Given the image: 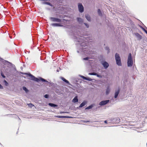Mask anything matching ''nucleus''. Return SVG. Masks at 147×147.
I'll list each match as a JSON object with an SVG mask.
<instances>
[{"mask_svg": "<svg viewBox=\"0 0 147 147\" xmlns=\"http://www.w3.org/2000/svg\"><path fill=\"white\" fill-rule=\"evenodd\" d=\"M20 73L22 74H26L28 75V76L30 77V78H29V79L32 80L36 81L37 82H39L40 81H41L42 82H45V84H47L48 83V82L46 80L41 78H38L32 75L30 73H23L22 72H20Z\"/></svg>", "mask_w": 147, "mask_h": 147, "instance_id": "f257e3e1", "label": "nucleus"}, {"mask_svg": "<svg viewBox=\"0 0 147 147\" xmlns=\"http://www.w3.org/2000/svg\"><path fill=\"white\" fill-rule=\"evenodd\" d=\"M115 57L117 64L119 66L121 65V61L119 55L117 53H116Z\"/></svg>", "mask_w": 147, "mask_h": 147, "instance_id": "f03ea898", "label": "nucleus"}, {"mask_svg": "<svg viewBox=\"0 0 147 147\" xmlns=\"http://www.w3.org/2000/svg\"><path fill=\"white\" fill-rule=\"evenodd\" d=\"M50 19L51 21L53 22H61V20L60 19L56 18L50 17Z\"/></svg>", "mask_w": 147, "mask_h": 147, "instance_id": "7ed1b4c3", "label": "nucleus"}, {"mask_svg": "<svg viewBox=\"0 0 147 147\" xmlns=\"http://www.w3.org/2000/svg\"><path fill=\"white\" fill-rule=\"evenodd\" d=\"M78 8L80 12L82 13L84 11V7L82 4L81 3L78 4Z\"/></svg>", "mask_w": 147, "mask_h": 147, "instance_id": "20e7f679", "label": "nucleus"}, {"mask_svg": "<svg viewBox=\"0 0 147 147\" xmlns=\"http://www.w3.org/2000/svg\"><path fill=\"white\" fill-rule=\"evenodd\" d=\"M109 102V100L102 101L99 103V105L100 106L104 105L107 104Z\"/></svg>", "mask_w": 147, "mask_h": 147, "instance_id": "39448f33", "label": "nucleus"}, {"mask_svg": "<svg viewBox=\"0 0 147 147\" xmlns=\"http://www.w3.org/2000/svg\"><path fill=\"white\" fill-rule=\"evenodd\" d=\"M127 63V66L128 67L131 66L133 63V62L132 60H128Z\"/></svg>", "mask_w": 147, "mask_h": 147, "instance_id": "423d86ee", "label": "nucleus"}, {"mask_svg": "<svg viewBox=\"0 0 147 147\" xmlns=\"http://www.w3.org/2000/svg\"><path fill=\"white\" fill-rule=\"evenodd\" d=\"M102 65L105 69H107L109 66L108 63L106 61L102 63Z\"/></svg>", "mask_w": 147, "mask_h": 147, "instance_id": "0eeeda50", "label": "nucleus"}, {"mask_svg": "<svg viewBox=\"0 0 147 147\" xmlns=\"http://www.w3.org/2000/svg\"><path fill=\"white\" fill-rule=\"evenodd\" d=\"M78 96H76L72 100V102L74 103L78 102Z\"/></svg>", "mask_w": 147, "mask_h": 147, "instance_id": "6e6552de", "label": "nucleus"}, {"mask_svg": "<svg viewBox=\"0 0 147 147\" xmlns=\"http://www.w3.org/2000/svg\"><path fill=\"white\" fill-rule=\"evenodd\" d=\"M119 89H118V90L115 91V96H114L115 98H116L118 96V95L119 93Z\"/></svg>", "mask_w": 147, "mask_h": 147, "instance_id": "1a4fd4ad", "label": "nucleus"}, {"mask_svg": "<svg viewBox=\"0 0 147 147\" xmlns=\"http://www.w3.org/2000/svg\"><path fill=\"white\" fill-rule=\"evenodd\" d=\"M51 25L55 26H62L60 23H53L51 24Z\"/></svg>", "mask_w": 147, "mask_h": 147, "instance_id": "9d476101", "label": "nucleus"}, {"mask_svg": "<svg viewBox=\"0 0 147 147\" xmlns=\"http://www.w3.org/2000/svg\"><path fill=\"white\" fill-rule=\"evenodd\" d=\"M135 35L137 37L139 38V39H142V36L139 33H136L135 34Z\"/></svg>", "mask_w": 147, "mask_h": 147, "instance_id": "9b49d317", "label": "nucleus"}, {"mask_svg": "<svg viewBox=\"0 0 147 147\" xmlns=\"http://www.w3.org/2000/svg\"><path fill=\"white\" fill-rule=\"evenodd\" d=\"M57 117L60 118H70V117L66 116H56Z\"/></svg>", "mask_w": 147, "mask_h": 147, "instance_id": "f8f14e48", "label": "nucleus"}, {"mask_svg": "<svg viewBox=\"0 0 147 147\" xmlns=\"http://www.w3.org/2000/svg\"><path fill=\"white\" fill-rule=\"evenodd\" d=\"M81 77L83 79H84L85 80H88L89 81H91L92 80V79H91V78H86V77H85L83 76H81Z\"/></svg>", "mask_w": 147, "mask_h": 147, "instance_id": "ddd939ff", "label": "nucleus"}, {"mask_svg": "<svg viewBox=\"0 0 147 147\" xmlns=\"http://www.w3.org/2000/svg\"><path fill=\"white\" fill-rule=\"evenodd\" d=\"M61 79L63 81H64V82H65L67 83V84H69V85H70V84L69 82L67 80H66L65 78H63V77H61Z\"/></svg>", "mask_w": 147, "mask_h": 147, "instance_id": "4468645a", "label": "nucleus"}, {"mask_svg": "<svg viewBox=\"0 0 147 147\" xmlns=\"http://www.w3.org/2000/svg\"><path fill=\"white\" fill-rule=\"evenodd\" d=\"M86 102L85 101H84L80 105L79 107H82L84 106L86 104Z\"/></svg>", "mask_w": 147, "mask_h": 147, "instance_id": "2eb2a0df", "label": "nucleus"}, {"mask_svg": "<svg viewBox=\"0 0 147 147\" xmlns=\"http://www.w3.org/2000/svg\"><path fill=\"white\" fill-rule=\"evenodd\" d=\"M77 20L80 24H81L82 23L83 20L81 18H77Z\"/></svg>", "mask_w": 147, "mask_h": 147, "instance_id": "dca6fc26", "label": "nucleus"}, {"mask_svg": "<svg viewBox=\"0 0 147 147\" xmlns=\"http://www.w3.org/2000/svg\"><path fill=\"white\" fill-rule=\"evenodd\" d=\"M49 105L52 107H55L57 106V105L52 103H49Z\"/></svg>", "mask_w": 147, "mask_h": 147, "instance_id": "f3484780", "label": "nucleus"}, {"mask_svg": "<svg viewBox=\"0 0 147 147\" xmlns=\"http://www.w3.org/2000/svg\"><path fill=\"white\" fill-rule=\"evenodd\" d=\"M85 17L86 19L88 21H90V17L88 15H87L85 16Z\"/></svg>", "mask_w": 147, "mask_h": 147, "instance_id": "a211bd4d", "label": "nucleus"}, {"mask_svg": "<svg viewBox=\"0 0 147 147\" xmlns=\"http://www.w3.org/2000/svg\"><path fill=\"white\" fill-rule=\"evenodd\" d=\"M128 60H132V56L131 54V53H129V54Z\"/></svg>", "mask_w": 147, "mask_h": 147, "instance_id": "6ab92c4d", "label": "nucleus"}, {"mask_svg": "<svg viewBox=\"0 0 147 147\" xmlns=\"http://www.w3.org/2000/svg\"><path fill=\"white\" fill-rule=\"evenodd\" d=\"M93 107V106L92 105L89 106L88 107H86L85 109H91Z\"/></svg>", "mask_w": 147, "mask_h": 147, "instance_id": "aec40b11", "label": "nucleus"}, {"mask_svg": "<svg viewBox=\"0 0 147 147\" xmlns=\"http://www.w3.org/2000/svg\"><path fill=\"white\" fill-rule=\"evenodd\" d=\"M98 12L99 15L102 16L101 12L100 9H98Z\"/></svg>", "mask_w": 147, "mask_h": 147, "instance_id": "412c9836", "label": "nucleus"}, {"mask_svg": "<svg viewBox=\"0 0 147 147\" xmlns=\"http://www.w3.org/2000/svg\"><path fill=\"white\" fill-rule=\"evenodd\" d=\"M27 104L28 106L31 108H32L34 106L31 103L28 104Z\"/></svg>", "mask_w": 147, "mask_h": 147, "instance_id": "4be33fe9", "label": "nucleus"}, {"mask_svg": "<svg viewBox=\"0 0 147 147\" xmlns=\"http://www.w3.org/2000/svg\"><path fill=\"white\" fill-rule=\"evenodd\" d=\"M23 89L25 90L26 92H28V90L25 87V86H23Z\"/></svg>", "mask_w": 147, "mask_h": 147, "instance_id": "5701e85b", "label": "nucleus"}, {"mask_svg": "<svg viewBox=\"0 0 147 147\" xmlns=\"http://www.w3.org/2000/svg\"><path fill=\"white\" fill-rule=\"evenodd\" d=\"M89 74L90 75H95V76H96V75H97V74L96 73L94 72H93V73H89Z\"/></svg>", "mask_w": 147, "mask_h": 147, "instance_id": "b1692460", "label": "nucleus"}, {"mask_svg": "<svg viewBox=\"0 0 147 147\" xmlns=\"http://www.w3.org/2000/svg\"><path fill=\"white\" fill-rule=\"evenodd\" d=\"M110 92V89H109L108 88L107 89L106 91V94H108Z\"/></svg>", "mask_w": 147, "mask_h": 147, "instance_id": "393cba45", "label": "nucleus"}, {"mask_svg": "<svg viewBox=\"0 0 147 147\" xmlns=\"http://www.w3.org/2000/svg\"><path fill=\"white\" fill-rule=\"evenodd\" d=\"M44 3L49 5H51V3L49 2H45Z\"/></svg>", "mask_w": 147, "mask_h": 147, "instance_id": "a878e982", "label": "nucleus"}, {"mask_svg": "<svg viewBox=\"0 0 147 147\" xmlns=\"http://www.w3.org/2000/svg\"><path fill=\"white\" fill-rule=\"evenodd\" d=\"M96 76L100 78H102V76L98 75L97 74V75H96Z\"/></svg>", "mask_w": 147, "mask_h": 147, "instance_id": "bb28decb", "label": "nucleus"}, {"mask_svg": "<svg viewBox=\"0 0 147 147\" xmlns=\"http://www.w3.org/2000/svg\"><path fill=\"white\" fill-rule=\"evenodd\" d=\"M1 75L2 76L3 78H5V76L3 74V73H1Z\"/></svg>", "mask_w": 147, "mask_h": 147, "instance_id": "cd10ccee", "label": "nucleus"}, {"mask_svg": "<svg viewBox=\"0 0 147 147\" xmlns=\"http://www.w3.org/2000/svg\"><path fill=\"white\" fill-rule=\"evenodd\" d=\"M44 96L46 98H48L49 96L48 94H46L44 95Z\"/></svg>", "mask_w": 147, "mask_h": 147, "instance_id": "c85d7f7f", "label": "nucleus"}, {"mask_svg": "<svg viewBox=\"0 0 147 147\" xmlns=\"http://www.w3.org/2000/svg\"><path fill=\"white\" fill-rule=\"evenodd\" d=\"M89 59L88 57H86L83 59L84 60H88Z\"/></svg>", "mask_w": 147, "mask_h": 147, "instance_id": "c756f323", "label": "nucleus"}, {"mask_svg": "<svg viewBox=\"0 0 147 147\" xmlns=\"http://www.w3.org/2000/svg\"><path fill=\"white\" fill-rule=\"evenodd\" d=\"M84 24L86 25V26L87 27V28H88V27H89V26H88V25L87 24H86V23H84Z\"/></svg>", "mask_w": 147, "mask_h": 147, "instance_id": "7c9ffc66", "label": "nucleus"}, {"mask_svg": "<svg viewBox=\"0 0 147 147\" xmlns=\"http://www.w3.org/2000/svg\"><path fill=\"white\" fill-rule=\"evenodd\" d=\"M143 30L145 33L146 34L147 33V31L144 28H143Z\"/></svg>", "mask_w": 147, "mask_h": 147, "instance_id": "2f4dec72", "label": "nucleus"}, {"mask_svg": "<svg viewBox=\"0 0 147 147\" xmlns=\"http://www.w3.org/2000/svg\"><path fill=\"white\" fill-rule=\"evenodd\" d=\"M0 89H3V87L0 84Z\"/></svg>", "mask_w": 147, "mask_h": 147, "instance_id": "473e14b6", "label": "nucleus"}, {"mask_svg": "<svg viewBox=\"0 0 147 147\" xmlns=\"http://www.w3.org/2000/svg\"><path fill=\"white\" fill-rule=\"evenodd\" d=\"M104 122L106 123H107V121L106 120V121H105Z\"/></svg>", "mask_w": 147, "mask_h": 147, "instance_id": "72a5a7b5", "label": "nucleus"}, {"mask_svg": "<svg viewBox=\"0 0 147 147\" xmlns=\"http://www.w3.org/2000/svg\"><path fill=\"white\" fill-rule=\"evenodd\" d=\"M106 48H107V47H106Z\"/></svg>", "mask_w": 147, "mask_h": 147, "instance_id": "f704fd0d", "label": "nucleus"}, {"mask_svg": "<svg viewBox=\"0 0 147 147\" xmlns=\"http://www.w3.org/2000/svg\"><path fill=\"white\" fill-rule=\"evenodd\" d=\"M146 34H147V33Z\"/></svg>", "mask_w": 147, "mask_h": 147, "instance_id": "c9c22d12", "label": "nucleus"}]
</instances>
